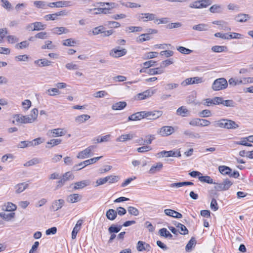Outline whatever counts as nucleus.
I'll list each match as a JSON object with an SVG mask.
<instances>
[{
  "label": "nucleus",
  "mask_w": 253,
  "mask_h": 253,
  "mask_svg": "<svg viewBox=\"0 0 253 253\" xmlns=\"http://www.w3.org/2000/svg\"><path fill=\"white\" fill-rule=\"evenodd\" d=\"M213 124L216 127H219L226 129H235L239 127L238 125L235 122L225 119L214 121Z\"/></svg>",
  "instance_id": "1"
},
{
  "label": "nucleus",
  "mask_w": 253,
  "mask_h": 253,
  "mask_svg": "<svg viewBox=\"0 0 253 253\" xmlns=\"http://www.w3.org/2000/svg\"><path fill=\"white\" fill-rule=\"evenodd\" d=\"M120 179V177L119 176L113 175H108L103 178H99L97 179L96 181V186L102 185L107 182H108L109 184L114 183L118 182Z\"/></svg>",
  "instance_id": "2"
},
{
  "label": "nucleus",
  "mask_w": 253,
  "mask_h": 253,
  "mask_svg": "<svg viewBox=\"0 0 253 253\" xmlns=\"http://www.w3.org/2000/svg\"><path fill=\"white\" fill-rule=\"evenodd\" d=\"M102 158V156L94 157L87 160H85L83 162L79 163L78 165H75L73 167V170L74 171L79 170L93 163H96L97 161L100 160Z\"/></svg>",
  "instance_id": "3"
},
{
  "label": "nucleus",
  "mask_w": 253,
  "mask_h": 253,
  "mask_svg": "<svg viewBox=\"0 0 253 253\" xmlns=\"http://www.w3.org/2000/svg\"><path fill=\"white\" fill-rule=\"evenodd\" d=\"M228 86V83L224 78H219L215 80L212 85V88L214 90H220L226 88Z\"/></svg>",
  "instance_id": "4"
},
{
  "label": "nucleus",
  "mask_w": 253,
  "mask_h": 253,
  "mask_svg": "<svg viewBox=\"0 0 253 253\" xmlns=\"http://www.w3.org/2000/svg\"><path fill=\"white\" fill-rule=\"evenodd\" d=\"M214 188L216 191H226L228 190L231 186L233 184V182L229 179H225L222 183H214Z\"/></svg>",
  "instance_id": "5"
},
{
  "label": "nucleus",
  "mask_w": 253,
  "mask_h": 253,
  "mask_svg": "<svg viewBox=\"0 0 253 253\" xmlns=\"http://www.w3.org/2000/svg\"><path fill=\"white\" fill-rule=\"evenodd\" d=\"M13 119L12 123L13 124L18 125L22 124L31 123V120H29V116L16 114L13 116Z\"/></svg>",
  "instance_id": "6"
},
{
  "label": "nucleus",
  "mask_w": 253,
  "mask_h": 253,
  "mask_svg": "<svg viewBox=\"0 0 253 253\" xmlns=\"http://www.w3.org/2000/svg\"><path fill=\"white\" fill-rule=\"evenodd\" d=\"M214 36L216 37H219L225 40H231L233 39H239L242 37V35L241 34L237 33H230L229 34H222L221 33H216L214 34Z\"/></svg>",
  "instance_id": "7"
},
{
  "label": "nucleus",
  "mask_w": 253,
  "mask_h": 253,
  "mask_svg": "<svg viewBox=\"0 0 253 253\" xmlns=\"http://www.w3.org/2000/svg\"><path fill=\"white\" fill-rule=\"evenodd\" d=\"M74 176L72 173L68 171L64 173L60 180L57 182V186L56 188L58 189L63 186L66 181L70 179H73Z\"/></svg>",
  "instance_id": "8"
},
{
  "label": "nucleus",
  "mask_w": 253,
  "mask_h": 253,
  "mask_svg": "<svg viewBox=\"0 0 253 253\" xmlns=\"http://www.w3.org/2000/svg\"><path fill=\"white\" fill-rule=\"evenodd\" d=\"M145 111V118L148 120H156L163 115L162 111L154 110L153 111Z\"/></svg>",
  "instance_id": "9"
},
{
  "label": "nucleus",
  "mask_w": 253,
  "mask_h": 253,
  "mask_svg": "<svg viewBox=\"0 0 253 253\" xmlns=\"http://www.w3.org/2000/svg\"><path fill=\"white\" fill-rule=\"evenodd\" d=\"M203 82V78L199 77L189 78L185 79L181 83V84L186 86L189 84H198Z\"/></svg>",
  "instance_id": "10"
},
{
  "label": "nucleus",
  "mask_w": 253,
  "mask_h": 253,
  "mask_svg": "<svg viewBox=\"0 0 253 253\" xmlns=\"http://www.w3.org/2000/svg\"><path fill=\"white\" fill-rule=\"evenodd\" d=\"M127 50L125 48L120 49V47L115 48L112 49L110 52V56L114 58L122 57L126 54Z\"/></svg>",
  "instance_id": "11"
},
{
  "label": "nucleus",
  "mask_w": 253,
  "mask_h": 253,
  "mask_svg": "<svg viewBox=\"0 0 253 253\" xmlns=\"http://www.w3.org/2000/svg\"><path fill=\"white\" fill-rule=\"evenodd\" d=\"M174 128L171 126H164L162 127L158 132V134L162 136H167L173 133Z\"/></svg>",
  "instance_id": "12"
},
{
  "label": "nucleus",
  "mask_w": 253,
  "mask_h": 253,
  "mask_svg": "<svg viewBox=\"0 0 253 253\" xmlns=\"http://www.w3.org/2000/svg\"><path fill=\"white\" fill-rule=\"evenodd\" d=\"M94 148V146H90L88 147L84 150L78 153L77 157L78 159H83L85 158L89 157L90 156V154L91 152L92 151V150H93Z\"/></svg>",
  "instance_id": "13"
},
{
  "label": "nucleus",
  "mask_w": 253,
  "mask_h": 253,
  "mask_svg": "<svg viewBox=\"0 0 253 253\" xmlns=\"http://www.w3.org/2000/svg\"><path fill=\"white\" fill-rule=\"evenodd\" d=\"M154 90L148 89L137 94L136 99L138 100H144L148 97H151L152 95L154 94Z\"/></svg>",
  "instance_id": "14"
},
{
  "label": "nucleus",
  "mask_w": 253,
  "mask_h": 253,
  "mask_svg": "<svg viewBox=\"0 0 253 253\" xmlns=\"http://www.w3.org/2000/svg\"><path fill=\"white\" fill-rule=\"evenodd\" d=\"M64 203L65 201L63 199L55 200L52 202L50 209L54 211H57L63 206Z\"/></svg>",
  "instance_id": "15"
},
{
  "label": "nucleus",
  "mask_w": 253,
  "mask_h": 253,
  "mask_svg": "<svg viewBox=\"0 0 253 253\" xmlns=\"http://www.w3.org/2000/svg\"><path fill=\"white\" fill-rule=\"evenodd\" d=\"M145 118V111L138 112L129 116L128 121H139Z\"/></svg>",
  "instance_id": "16"
},
{
  "label": "nucleus",
  "mask_w": 253,
  "mask_h": 253,
  "mask_svg": "<svg viewBox=\"0 0 253 253\" xmlns=\"http://www.w3.org/2000/svg\"><path fill=\"white\" fill-rule=\"evenodd\" d=\"M136 248L139 252H143L144 251L148 252L150 250L151 247L149 244L144 242L139 241L137 244Z\"/></svg>",
  "instance_id": "17"
},
{
  "label": "nucleus",
  "mask_w": 253,
  "mask_h": 253,
  "mask_svg": "<svg viewBox=\"0 0 253 253\" xmlns=\"http://www.w3.org/2000/svg\"><path fill=\"white\" fill-rule=\"evenodd\" d=\"M29 187V184L26 182L18 183L14 186L15 192L16 194H20L23 192Z\"/></svg>",
  "instance_id": "18"
},
{
  "label": "nucleus",
  "mask_w": 253,
  "mask_h": 253,
  "mask_svg": "<svg viewBox=\"0 0 253 253\" xmlns=\"http://www.w3.org/2000/svg\"><path fill=\"white\" fill-rule=\"evenodd\" d=\"M155 18L156 15L153 13H142L141 15L139 16V20H141L144 22H147L148 21L154 20Z\"/></svg>",
  "instance_id": "19"
},
{
  "label": "nucleus",
  "mask_w": 253,
  "mask_h": 253,
  "mask_svg": "<svg viewBox=\"0 0 253 253\" xmlns=\"http://www.w3.org/2000/svg\"><path fill=\"white\" fill-rule=\"evenodd\" d=\"M164 212L167 215L176 218H180L182 217L180 213L171 209H166L164 210Z\"/></svg>",
  "instance_id": "20"
},
{
  "label": "nucleus",
  "mask_w": 253,
  "mask_h": 253,
  "mask_svg": "<svg viewBox=\"0 0 253 253\" xmlns=\"http://www.w3.org/2000/svg\"><path fill=\"white\" fill-rule=\"evenodd\" d=\"M82 196L78 194L74 193L69 195L67 198V201L70 203H75L80 201Z\"/></svg>",
  "instance_id": "21"
},
{
  "label": "nucleus",
  "mask_w": 253,
  "mask_h": 253,
  "mask_svg": "<svg viewBox=\"0 0 253 253\" xmlns=\"http://www.w3.org/2000/svg\"><path fill=\"white\" fill-rule=\"evenodd\" d=\"M89 182L87 180H83L79 182H75L72 185H74L73 190L81 189L88 185Z\"/></svg>",
  "instance_id": "22"
},
{
  "label": "nucleus",
  "mask_w": 253,
  "mask_h": 253,
  "mask_svg": "<svg viewBox=\"0 0 253 253\" xmlns=\"http://www.w3.org/2000/svg\"><path fill=\"white\" fill-rule=\"evenodd\" d=\"M83 220L82 219H79L77 222L75 226L74 227L72 232V238L74 239L76 238L77 234L78 232L81 229V227L82 224H83Z\"/></svg>",
  "instance_id": "23"
},
{
  "label": "nucleus",
  "mask_w": 253,
  "mask_h": 253,
  "mask_svg": "<svg viewBox=\"0 0 253 253\" xmlns=\"http://www.w3.org/2000/svg\"><path fill=\"white\" fill-rule=\"evenodd\" d=\"M176 114L177 115L185 117L190 115V111L184 106H181L177 109Z\"/></svg>",
  "instance_id": "24"
},
{
  "label": "nucleus",
  "mask_w": 253,
  "mask_h": 253,
  "mask_svg": "<svg viewBox=\"0 0 253 253\" xmlns=\"http://www.w3.org/2000/svg\"><path fill=\"white\" fill-rule=\"evenodd\" d=\"M134 137V134L130 133L128 134H122L116 139L118 142H125L127 140H131Z\"/></svg>",
  "instance_id": "25"
},
{
  "label": "nucleus",
  "mask_w": 253,
  "mask_h": 253,
  "mask_svg": "<svg viewBox=\"0 0 253 253\" xmlns=\"http://www.w3.org/2000/svg\"><path fill=\"white\" fill-rule=\"evenodd\" d=\"M251 18L249 14L240 13L235 17V20L238 22H245Z\"/></svg>",
  "instance_id": "26"
},
{
  "label": "nucleus",
  "mask_w": 253,
  "mask_h": 253,
  "mask_svg": "<svg viewBox=\"0 0 253 253\" xmlns=\"http://www.w3.org/2000/svg\"><path fill=\"white\" fill-rule=\"evenodd\" d=\"M127 105L126 102L120 101L112 105L111 108L113 110H122Z\"/></svg>",
  "instance_id": "27"
},
{
  "label": "nucleus",
  "mask_w": 253,
  "mask_h": 253,
  "mask_svg": "<svg viewBox=\"0 0 253 253\" xmlns=\"http://www.w3.org/2000/svg\"><path fill=\"white\" fill-rule=\"evenodd\" d=\"M98 6L99 7H103L105 5H106V7L110 8V10L117 7L118 5L115 2H99L96 3V5L94 6Z\"/></svg>",
  "instance_id": "28"
},
{
  "label": "nucleus",
  "mask_w": 253,
  "mask_h": 253,
  "mask_svg": "<svg viewBox=\"0 0 253 253\" xmlns=\"http://www.w3.org/2000/svg\"><path fill=\"white\" fill-rule=\"evenodd\" d=\"M51 133L53 137L62 136L66 134V131L63 128H58L51 130Z\"/></svg>",
  "instance_id": "29"
},
{
  "label": "nucleus",
  "mask_w": 253,
  "mask_h": 253,
  "mask_svg": "<svg viewBox=\"0 0 253 253\" xmlns=\"http://www.w3.org/2000/svg\"><path fill=\"white\" fill-rule=\"evenodd\" d=\"M183 134L188 138L191 139H199L201 138L200 135L198 133H195L190 130H185Z\"/></svg>",
  "instance_id": "30"
},
{
  "label": "nucleus",
  "mask_w": 253,
  "mask_h": 253,
  "mask_svg": "<svg viewBox=\"0 0 253 253\" xmlns=\"http://www.w3.org/2000/svg\"><path fill=\"white\" fill-rule=\"evenodd\" d=\"M34 63L40 67H44L49 66L51 62L46 58H43L35 60L34 61Z\"/></svg>",
  "instance_id": "31"
},
{
  "label": "nucleus",
  "mask_w": 253,
  "mask_h": 253,
  "mask_svg": "<svg viewBox=\"0 0 253 253\" xmlns=\"http://www.w3.org/2000/svg\"><path fill=\"white\" fill-rule=\"evenodd\" d=\"M106 216L110 220H114L117 216V211L113 209H109L106 211Z\"/></svg>",
  "instance_id": "32"
},
{
  "label": "nucleus",
  "mask_w": 253,
  "mask_h": 253,
  "mask_svg": "<svg viewBox=\"0 0 253 253\" xmlns=\"http://www.w3.org/2000/svg\"><path fill=\"white\" fill-rule=\"evenodd\" d=\"M219 172L223 175H228L229 176L232 172V169L225 166H220L218 167Z\"/></svg>",
  "instance_id": "33"
},
{
  "label": "nucleus",
  "mask_w": 253,
  "mask_h": 253,
  "mask_svg": "<svg viewBox=\"0 0 253 253\" xmlns=\"http://www.w3.org/2000/svg\"><path fill=\"white\" fill-rule=\"evenodd\" d=\"M192 29L198 31H205L208 30L209 26L206 24L201 23L193 26Z\"/></svg>",
  "instance_id": "34"
},
{
  "label": "nucleus",
  "mask_w": 253,
  "mask_h": 253,
  "mask_svg": "<svg viewBox=\"0 0 253 253\" xmlns=\"http://www.w3.org/2000/svg\"><path fill=\"white\" fill-rule=\"evenodd\" d=\"M42 160L38 158H34L24 164V167H30L41 163Z\"/></svg>",
  "instance_id": "35"
},
{
  "label": "nucleus",
  "mask_w": 253,
  "mask_h": 253,
  "mask_svg": "<svg viewBox=\"0 0 253 253\" xmlns=\"http://www.w3.org/2000/svg\"><path fill=\"white\" fill-rule=\"evenodd\" d=\"M163 164L161 162L157 163L156 165H153L149 170L150 173H155L157 171H160L163 168Z\"/></svg>",
  "instance_id": "36"
},
{
  "label": "nucleus",
  "mask_w": 253,
  "mask_h": 253,
  "mask_svg": "<svg viewBox=\"0 0 253 253\" xmlns=\"http://www.w3.org/2000/svg\"><path fill=\"white\" fill-rule=\"evenodd\" d=\"M90 118L88 115L83 114L80 116H77L75 118V121L78 124H82L88 120Z\"/></svg>",
  "instance_id": "37"
},
{
  "label": "nucleus",
  "mask_w": 253,
  "mask_h": 253,
  "mask_svg": "<svg viewBox=\"0 0 253 253\" xmlns=\"http://www.w3.org/2000/svg\"><path fill=\"white\" fill-rule=\"evenodd\" d=\"M32 25H34V28L32 29V31H40L43 30L45 27V25H44L40 22H34L31 25H29V26H31Z\"/></svg>",
  "instance_id": "38"
},
{
  "label": "nucleus",
  "mask_w": 253,
  "mask_h": 253,
  "mask_svg": "<svg viewBox=\"0 0 253 253\" xmlns=\"http://www.w3.org/2000/svg\"><path fill=\"white\" fill-rule=\"evenodd\" d=\"M159 232L161 236L164 237L165 238H168L169 239L172 238V235L165 228H163L160 229Z\"/></svg>",
  "instance_id": "39"
},
{
  "label": "nucleus",
  "mask_w": 253,
  "mask_h": 253,
  "mask_svg": "<svg viewBox=\"0 0 253 253\" xmlns=\"http://www.w3.org/2000/svg\"><path fill=\"white\" fill-rule=\"evenodd\" d=\"M122 226L112 224L108 228V232L110 234L118 233L122 229Z\"/></svg>",
  "instance_id": "40"
},
{
  "label": "nucleus",
  "mask_w": 253,
  "mask_h": 253,
  "mask_svg": "<svg viewBox=\"0 0 253 253\" xmlns=\"http://www.w3.org/2000/svg\"><path fill=\"white\" fill-rule=\"evenodd\" d=\"M14 212H11L8 214H6L3 212H0V217L6 221L11 220L13 218H14Z\"/></svg>",
  "instance_id": "41"
},
{
  "label": "nucleus",
  "mask_w": 253,
  "mask_h": 253,
  "mask_svg": "<svg viewBox=\"0 0 253 253\" xmlns=\"http://www.w3.org/2000/svg\"><path fill=\"white\" fill-rule=\"evenodd\" d=\"M176 227L179 228L180 230V231L179 233L181 235H186L188 234V230L187 228L181 223H177V224H175Z\"/></svg>",
  "instance_id": "42"
},
{
  "label": "nucleus",
  "mask_w": 253,
  "mask_h": 253,
  "mask_svg": "<svg viewBox=\"0 0 253 253\" xmlns=\"http://www.w3.org/2000/svg\"><path fill=\"white\" fill-rule=\"evenodd\" d=\"M209 10L211 13H221L222 11L223 8L220 5L214 4L211 6Z\"/></svg>",
  "instance_id": "43"
},
{
  "label": "nucleus",
  "mask_w": 253,
  "mask_h": 253,
  "mask_svg": "<svg viewBox=\"0 0 253 253\" xmlns=\"http://www.w3.org/2000/svg\"><path fill=\"white\" fill-rule=\"evenodd\" d=\"M196 244V241L194 237H192L185 247L186 251L187 252L191 251L192 248L195 246Z\"/></svg>",
  "instance_id": "44"
},
{
  "label": "nucleus",
  "mask_w": 253,
  "mask_h": 253,
  "mask_svg": "<svg viewBox=\"0 0 253 253\" xmlns=\"http://www.w3.org/2000/svg\"><path fill=\"white\" fill-rule=\"evenodd\" d=\"M158 155H160L159 157H173L175 156V152L173 151H163L160 153H158Z\"/></svg>",
  "instance_id": "45"
},
{
  "label": "nucleus",
  "mask_w": 253,
  "mask_h": 253,
  "mask_svg": "<svg viewBox=\"0 0 253 253\" xmlns=\"http://www.w3.org/2000/svg\"><path fill=\"white\" fill-rule=\"evenodd\" d=\"M199 180L203 182H206L209 184H214L213 179L209 176H200L198 177Z\"/></svg>",
  "instance_id": "46"
},
{
  "label": "nucleus",
  "mask_w": 253,
  "mask_h": 253,
  "mask_svg": "<svg viewBox=\"0 0 253 253\" xmlns=\"http://www.w3.org/2000/svg\"><path fill=\"white\" fill-rule=\"evenodd\" d=\"M150 39L149 33L141 34L137 38L136 41L138 42H143L148 41Z\"/></svg>",
  "instance_id": "47"
},
{
  "label": "nucleus",
  "mask_w": 253,
  "mask_h": 253,
  "mask_svg": "<svg viewBox=\"0 0 253 253\" xmlns=\"http://www.w3.org/2000/svg\"><path fill=\"white\" fill-rule=\"evenodd\" d=\"M38 115V110L36 108L33 109L29 116V120H31V123L34 122L37 119Z\"/></svg>",
  "instance_id": "48"
},
{
  "label": "nucleus",
  "mask_w": 253,
  "mask_h": 253,
  "mask_svg": "<svg viewBox=\"0 0 253 253\" xmlns=\"http://www.w3.org/2000/svg\"><path fill=\"white\" fill-rule=\"evenodd\" d=\"M1 2V6L8 11L12 9V5L7 0H0Z\"/></svg>",
  "instance_id": "49"
},
{
  "label": "nucleus",
  "mask_w": 253,
  "mask_h": 253,
  "mask_svg": "<svg viewBox=\"0 0 253 253\" xmlns=\"http://www.w3.org/2000/svg\"><path fill=\"white\" fill-rule=\"evenodd\" d=\"M53 31L54 33L58 35H60L62 33H67L68 32V30L64 27H61L54 28Z\"/></svg>",
  "instance_id": "50"
},
{
  "label": "nucleus",
  "mask_w": 253,
  "mask_h": 253,
  "mask_svg": "<svg viewBox=\"0 0 253 253\" xmlns=\"http://www.w3.org/2000/svg\"><path fill=\"white\" fill-rule=\"evenodd\" d=\"M176 49L181 53L184 54H189L193 51L192 50L187 48L183 46H178L176 48Z\"/></svg>",
  "instance_id": "51"
},
{
  "label": "nucleus",
  "mask_w": 253,
  "mask_h": 253,
  "mask_svg": "<svg viewBox=\"0 0 253 253\" xmlns=\"http://www.w3.org/2000/svg\"><path fill=\"white\" fill-rule=\"evenodd\" d=\"M29 45V42L27 41H24L17 44L15 46L16 48L23 49L28 47Z\"/></svg>",
  "instance_id": "52"
},
{
  "label": "nucleus",
  "mask_w": 253,
  "mask_h": 253,
  "mask_svg": "<svg viewBox=\"0 0 253 253\" xmlns=\"http://www.w3.org/2000/svg\"><path fill=\"white\" fill-rule=\"evenodd\" d=\"M16 206L10 202H8L5 207V210L8 211H13L16 210Z\"/></svg>",
  "instance_id": "53"
},
{
  "label": "nucleus",
  "mask_w": 253,
  "mask_h": 253,
  "mask_svg": "<svg viewBox=\"0 0 253 253\" xmlns=\"http://www.w3.org/2000/svg\"><path fill=\"white\" fill-rule=\"evenodd\" d=\"M29 56L26 54L17 55L15 57V59L17 61H28L29 60Z\"/></svg>",
  "instance_id": "54"
},
{
  "label": "nucleus",
  "mask_w": 253,
  "mask_h": 253,
  "mask_svg": "<svg viewBox=\"0 0 253 253\" xmlns=\"http://www.w3.org/2000/svg\"><path fill=\"white\" fill-rule=\"evenodd\" d=\"M76 43V41H75L73 39L70 38L63 41V44L64 46H74Z\"/></svg>",
  "instance_id": "55"
},
{
  "label": "nucleus",
  "mask_w": 253,
  "mask_h": 253,
  "mask_svg": "<svg viewBox=\"0 0 253 253\" xmlns=\"http://www.w3.org/2000/svg\"><path fill=\"white\" fill-rule=\"evenodd\" d=\"M127 211L128 213L131 214L134 216H137L139 214V211L136 208L133 207H128L127 208Z\"/></svg>",
  "instance_id": "56"
},
{
  "label": "nucleus",
  "mask_w": 253,
  "mask_h": 253,
  "mask_svg": "<svg viewBox=\"0 0 253 253\" xmlns=\"http://www.w3.org/2000/svg\"><path fill=\"white\" fill-rule=\"evenodd\" d=\"M34 5L38 8H45L46 3L45 1L36 0L34 2Z\"/></svg>",
  "instance_id": "57"
},
{
  "label": "nucleus",
  "mask_w": 253,
  "mask_h": 253,
  "mask_svg": "<svg viewBox=\"0 0 253 253\" xmlns=\"http://www.w3.org/2000/svg\"><path fill=\"white\" fill-rule=\"evenodd\" d=\"M200 8H206L212 3L210 0H200Z\"/></svg>",
  "instance_id": "58"
},
{
  "label": "nucleus",
  "mask_w": 253,
  "mask_h": 253,
  "mask_svg": "<svg viewBox=\"0 0 253 253\" xmlns=\"http://www.w3.org/2000/svg\"><path fill=\"white\" fill-rule=\"evenodd\" d=\"M128 30L129 31V32H140L142 30V28L141 27L130 26L127 27L126 29V32H127Z\"/></svg>",
  "instance_id": "59"
},
{
  "label": "nucleus",
  "mask_w": 253,
  "mask_h": 253,
  "mask_svg": "<svg viewBox=\"0 0 253 253\" xmlns=\"http://www.w3.org/2000/svg\"><path fill=\"white\" fill-rule=\"evenodd\" d=\"M226 48V46L215 45L212 47L211 50L215 52H221L224 50V49Z\"/></svg>",
  "instance_id": "60"
},
{
  "label": "nucleus",
  "mask_w": 253,
  "mask_h": 253,
  "mask_svg": "<svg viewBox=\"0 0 253 253\" xmlns=\"http://www.w3.org/2000/svg\"><path fill=\"white\" fill-rule=\"evenodd\" d=\"M152 148L149 146H143L137 149V151L139 153H145L151 150Z\"/></svg>",
  "instance_id": "61"
},
{
  "label": "nucleus",
  "mask_w": 253,
  "mask_h": 253,
  "mask_svg": "<svg viewBox=\"0 0 253 253\" xmlns=\"http://www.w3.org/2000/svg\"><path fill=\"white\" fill-rule=\"evenodd\" d=\"M62 140L61 139H53L47 142V144H50L51 147L58 145L61 143Z\"/></svg>",
  "instance_id": "62"
},
{
  "label": "nucleus",
  "mask_w": 253,
  "mask_h": 253,
  "mask_svg": "<svg viewBox=\"0 0 253 253\" xmlns=\"http://www.w3.org/2000/svg\"><path fill=\"white\" fill-rule=\"evenodd\" d=\"M199 115L201 117H208L211 115V113L209 110L205 109L200 112Z\"/></svg>",
  "instance_id": "63"
},
{
  "label": "nucleus",
  "mask_w": 253,
  "mask_h": 253,
  "mask_svg": "<svg viewBox=\"0 0 253 253\" xmlns=\"http://www.w3.org/2000/svg\"><path fill=\"white\" fill-rule=\"evenodd\" d=\"M103 30H104V27L102 26H98V27L93 28L92 33H93V35H96L99 34H102Z\"/></svg>",
  "instance_id": "64"
}]
</instances>
